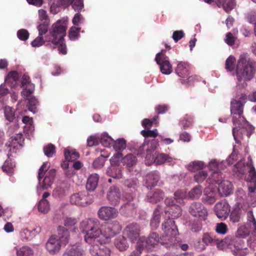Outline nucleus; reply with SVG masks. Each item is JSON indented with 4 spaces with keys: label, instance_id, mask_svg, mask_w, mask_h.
Returning <instances> with one entry per match:
<instances>
[{
    "label": "nucleus",
    "instance_id": "f257e3e1",
    "mask_svg": "<svg viewBox=\"0 0 256 256\" xmlns=\"http://www.w3.org/2000/svg\"><path fill=\"white\" fill-rule=\"evenodd\" d=\"M244 104L234 100L231 102L230 112L232 114L238 115L237 118L235 116L232 117L233 124L234 127L232 129V134L237 143H238V138L242 137L243 135H246L250 138L253 132L254 128L245 118L242 116L243 112Z\"/></svg>",
    "mask_w": 256,
    "mask_h": 256
},
{
    "label": "nucleus",
    "instance_id": "f03ea898",
    "mask_svg": "<svg viewBox=\"0 0 256 256\" xmlns=\"http://www.w3.org/2000/svg\"><path fill=\"white\" fill-rule=\"evenodd\" d=\"M66 28L62 25L60 20L54 24L49 30V36H46L48 44L53 48H58L60 53L66 54L67 53L66 46L64 37L66 35Z\"/></svg>",
    "mask_w": 256,
    "mask_h": 256
},
{
    "label": "nucleus",
    "instance_id": "7ed1b4c3",
    "mask_svg": "<svg viewBox=\"0 0 256 256\" xmlns=\"http://www.w3.org/2000/svg\"><path fill=\"white\" fill-rule=\"evenodd\" d=\"M236 77L238 82L250 80L255 73V63L247 54L240 55L236 66Z\"/></svg>",
    "mask_w": 256,
    "mask_h": 256
},
{
    "label": "nucleus",
    "instance_id": "20e7f679",
    "mask_svg": "<svg viewBox=\"0 0 256 256\" xmlns=\"http://www.w3.org/2000/svg\"><path fill=\"white\" fill-rule=\"evenodd\" d=\"M99 226L100 222L96 218L86 219L80 222V228L85 234L84 238L86 242H92L94 239L102 237Z\"/></svg>",
    "mask_w": 256,
    "mask_h": 256
},
{
    "label": "nucleus",
    "instance_id": "39448f33",
    "mask_svg": "<svg viewBox=\"0 0 256 256\" xmlns=\"http://www.w3.org/2000/svg\"><path fill=\"white\" fill-rule=\"evenodd\" d=\"M49 167L48 162L44 163L40 167L38 176L40 186L38 188L46 190L50 188L53 184L56 176V170L52 168L47 172Z\"/></svg>",
    "mask_w": 256,
    "mask_h": 256
},
{
    "label": "nucleus",
    "instance_id": "423d86ee",
    "mask_svg": "<svg viewBox=\"0 0 256 256\" xmlns=\"http://www.w3.org/2000/svg\"><path fill=\"white\" fill-rule=\"evenodd\" d=\"M138 242L141 244V246L143 248H145L148 250H152L159 243L170 246L166 239L164 238V236L162 238L160 237L158 234L155 232H151L147 238H140Z\"/></svg>",
    "mask_w": 256,
    "mask_h": 256
},
{
    "label": "nucleus",
    "instance_id": "0eeeda50",
    "mask_svg": "<svg viewBox=\"0 0 256 256\" xmlns=\"http://www.w3.org/2000/svg\"><path fill=\"white\" fill-rule=\"evenodd\" d=\"M162 229L166 236L164 238L170 244V246L174 244L176 236L178 234V229L172 218L166 219L162 224Z\"/></svg>",
    "mask_w": 256,
    "mask_h": 256
},
{
    "label": "nucleus",
    "instance_id": "6e6552de",
    "mask_svg": "<svg viewBox=\"0 0 256 256\" xmlns=\"http://www.w3.org/2000/svg\"><path fill=\"white\" fill-rule=\"evenodd\" d=\"M87 243L90 246V252L92 256H110L111 251L102 244L101 237L94 239L92 242Z\"/></svg>",
    "mask_w": 256,
    "mask_h": 256
},
{
    "label": "nucleus",
    "instance_id": "1a4fd4ad",
    "mask_svg": "<svg viewBox=\"0 0 256 256\" xmlns=\"http://www.w3.org/2000/svg\"><path fill=\"white\" fill-rule=\"evenodd\" d=\"M190 214L199 218L200 220H204L207 216V210L200 202H194L189 206Z\"/></svg>",
    "mask_w": 256,
    "mask_h": 256
},
{
    "label": "nucleus",
    "instance_id": "9d476101",
    "mask_svg": "<svg viewBox=\"0 0 256 256\" xmlns=\"http://www.w3.org/2000/svg\"><path fill=\"white\" fill-rule=\"evenodd\" d=\"M207 181L209 184H213V182L218 184V193L222 196L229 195L232 190V183L228 180H223L222 178H218L214 180L212 182L210 180H208Z\"/></svg>",
    "mask_w": 256,
    "mask_h": 256
},
{
    "label": "nucleus",
    "instance_id": "9b49d317",
    "mask_svg": "<svg viewBox=\"0 0 256 256\" xmlns=\"http://www.w3.org/2000/svg\"><path fill=\"white\" fill-rule=\"evenodd\" d=\"M214 210L216 214L219 218L225 220L229 214L230 207L226 202L222 200L216 204Z\"/></svg>",
    "mask_w": 256,
    "mask_h": 256
},
{
    "label": "nucleus",
    "instance_id": "f8f14e48",
    "mask_svg": "<svg viewBox=\"0 0 256 256\" xmlns=\"http://www.w3.org/2000/svg\"><path fill=\"white\" fill-rule=\"evenodd\" d=\"M98 218L104 220H108L116 218L118 214V210L110 206H102L98 210Z\"/></svg>",
    "mask_w": 256,
    "mask_h": 256
},
{
    "label": "nucleus",
    "instance_id": "ddd939ff",
    "mask_svg": "<svg viewBox=\"0 0 256 256\" xmlns=\"http://www.w3.org/2000/svg\"><path fill=\"white\" fill-rule=\"evenodd\" d=\"M70 202L72 204L80 206H86L90 202L88 194L86 192L72 194L70 198Z\"/></svg>",
    "mask_w": 256,
    "mask_h": 256
},
{
    "label": "nucleus",
    "instance_id": "4468645a",
    "mask_svg": "<svg viewBox=\"0 0 256 256\" xmlns=\"http://www.w3.org/2000/svg\"><path fill=\"white\" fill-rule=\"evenodd\" d=\"M124 233L132 242H134L140 236V226L136 224H130L125 228Z\"/></svg>",
    "mask_w": 256,
    "mask_h": 256
},
{
    "label": "nucleus",
    "instance_id": "2eb2a0df",
    "mask_svg": "<svg viewBox=\"0 0 256 256\" xmlns=\"http://www.w3.org/2000/svg\"><path fill=\"white\" fill-rule=\"evenodd\" d=\"M122 230V226L118 222L114 221L108 224L104 232L106 237L110 238L119 233Z\"/></svg>",
    "mask_w": 256,
    "mask_h": 256
},
{
    "label": "nucleus",
    "instance_id": "dca6fc26",
    "mask_svg": "<svg viewBox=\"0 0 256 256\" xmlns=\"http://www.w3.org/2000/svg\"><path fill=\"white\" fill-rule=\"evenodd\" d=\"M62 246L58 239L54 236H52L46 244L47 250L52 254L58 252Z\"/></svg>",
    "mask_w": 256,
    "mask_h": 256
},
{
    "label": "nucleus",
    "instance_id": "f3484780",
    "mask_svg": "<svg viewBox=\"0 0 256 256\" xmlns=\"http://www.w3.org/2000/svg\"><path fill=\"white\" fill-rule=\"evenodd\" d=\"M176 74L182 78H186L188 82L190 81V76H189L188 64L187 63L179 62L176 69Z\"/></svg>",
    "mask_w": 256,
    "mask_h": 256
},
{
    "label": "nucleus",
    "instance_id": "a211bd4d",
    "mask_svg": "<svg viewBox=\"0 0 256 256\" xmlns=\"http://www.w3.org/2000/svg\"><path fill=\"white\" fill-rule=\"evenodd\" d=\"M108 200L114 204H118L120 200L121 193L120 189L114 186L110 187L107 194Z\"/></svg>",
    "mask_w": 256,
    "mask_h": 256
},
{
    "label": "nucleus",
    "instance_id": "6ab92c4d",
    "mask_svg": "<svg viewBox=\"0 0 256 256\" xmlns=\"http://www.w3.org/2000/svg\"><path fill=\"white\" fill-rule=\"evenodd\" d=\"M209 168L211 170L214 171L212 176V181L220 178H222V174L220 172V170L223 169V164L222 163L218 162L215 160H211L209 162Z\"/></svg>",
    "mask_w": 256,
    "mask_h": 256
},
{
    "label": "nucleus",
    "instance_id": "aec40b11",
    "mask_svg": "<svg viewBox=\"0 0 256 256\" xmlns=\"http://www.w3.org/2000/svg\"><path fill=\"white\" fill-rule=\"evenodd\" d=\"M160 179V172L156 170L152 171L148 173L146 177V187L156 186Z\"/></svg>",
    "mask_w": 256,
    "mask_h": 256
},
{
    "label": "nucleus",
    "instance_id": "412c9836",
    "mask_svg": "<svg viewBox=\"0 0 256 256\" xmlns=\"http://www.w3.org/2000/svg\"><path fill=\"white\" fill-rule=\"evenodd\" d=\"M164 196V192L160 190H156L148 193L146 200L151 203H156L162 200Z\"/></svg>",
    "mask_w": 256,
    "mask_h": 256
},
{
    "label": "nucleus",
    "instance_id": "4be33fe9",
    "mask_svg": "<svg viewBox=\"0 0 256 256\" xmlns=\"http://www.w3.org/2000/svg\"><path fill=\"white\" fill-rule=\"evenodd\" d=\"M58 240L62 245H66L70 240V234L68 231L64 226H59L58 228Z\"/></svg>",
    "mask_w": 256,
    "mask_h": 256
},
{
    "label": "nucleus",
    "instance_id": "5701e85b",
    "mask_svg": "<svg viewBox=\"0 0 256 256\" xmlns=\"http://www.w3.org/2000/svg\"><path fill=\"white\" fill-rule=\"evenodd\" d=\"M202 239L204 245L202 244V246L199 248L200 250H205L206 246H212L215 244V242H217V238L214 234L208 232L203 234Z\"/></svg>",
    "mask_w": 256,
    "mask_h": 256
},
{
    "label": "nucleus",
    "instance_id": "b1692460",
    "mask_svg": "<svg viewBox=\"0 0 256 256\" xmlns=\"http://www.w3.org/2000/svg\"><path fill=\"white\" fill-rule=\"evenodd\" d=\"M252 230H254V228L249 226L248 224H246L238 226L236 232V236L239 238H245L249 235Z\"/></svg>",
    "mask_w": 256,
    "mask_h": 256
},
{
    "label": "nucleus",
    "instance_id": "393cba45",
    "mask_svg": "<svg viewBox=\"0 0 256 256\" xmlns=\"http://www.w3.org/2000/svg\"><path fill=\"white\" fill-rule=\"evenodd\" d=\"M99 176L96 174H90L88 178L86 184V188L88 190H94L98 186Z\"/></svg>",
    "mask_w": 256,
    "mask_h": 256
},
{
    "label": "nucleus",
    "instance_id": "a878e982",
    "mask_svg": "<svg viewBox=\"0 0 256 256\" xmlns=\"http://www.w3.org/2000/svg\"><path fill=\"white\" fill-rule=\"evenodd\" d=\"M216 200L215 194L210 188H206L204 191V196L202 198V202L207 204H212Z\"/></svg>",
    "mask_w": 256,
    "mask_h": 256
},
{
    "label": "nucleus",
    "instance_id": "bb28decb",
    "mask_svg": "<svg viewBox=\"0 0 256 256\" xmlns=\"http://www.w3.org/2000/svg\"><path fill=\"white\" fill-rule=\"evenodd\" d=\"M106 174L115 179H120L122 178V169L118 166H110L106 172Z\"/></svg>",
    "mask_w": 256,
    "mask_h": 256
},
{
    "label": "nucleus",
    "instance_id": "cd10ccee",
    "mask_svg": "<svg viewBox=\"0 0 256 256\" xmlns=\"http://www.w3.org/2000/svg\"><path fill=\"white\" fill-rule=\"evenodd\" d=\"M19 78L18 74L16 71H12L8 73L5 79V82L11 87H15Z\"/></svg>",
    "mask_w": 256,
    "mask_h": 256
},
{
    "label": "nucleus",
    "instance_id": "c85d7f7f",
    "mask_svg": "<svg viewBox=\"0 0 256 256\" xmlns=\"http://www.w3.org/2000/svg\"><path fill=\"white\" fill-rule=\"evenodd\" d=\"M122 162L130 170V168L136 164L137 158L135 156L130 154L122 158Z\"/></svg>",
    "mask_w": 256,
    "mask_h": 256
},
{
    "label": "nucleus",
    "instance_id": "c756f323",
    "mask_svg": "<svg viewBox=\"0 0 256 256\" xmlns=\"http://www.w3.org/2000/svg\"><path fill=\"white\" fill-rule=\"evenodd\" d=\"M83 254L84 250L80 247L73 246L66 249L62 256H82Z\"/></svg>",
    "mask_w": 256,
    "mask_h": 256
},
{
    "label": "nucleus",
    "instance_id": "7c9ffc66",
    "mask_svg": "<svg viewBox=\"0 0 256 256\" xmlns=\"http://www.w3.org/2000/svg\"><path fill=\"white\" fill-rule=\"evenodd\" d=\"M160 207L158 206L154 212L150 222V226L153 230L156 229L159 226L160 219Z\"/></svg>",
    "mask_w": 256,
    "mask_h": 256
},
{
    "label": "nucleus",
    "instance_id": "2f4dec72",
    "mask_svg": "<svg viewBox=\"0 0 256 256\" xmlns=\"http://www.w3.org/2000/svg\"><path fill=\"white\" fill-rule=\"evenodd\" d=\"M234 174L238 178H240L246 173V168L244 164L242 162H238L236 164L233 168Z\"/></svg>",
    "mask_w": 256,
    "mask_h": 256
},
{
    "label": "nucleus",
    "instance_id": "473e14b6",
    "mask_svg": "<svg viewBox=\"0 0 256 256\" xmlns=\"http://www.w3.org/2000/svg\"><path fill=\"white\" fill-rule=\"evenodd\" d=\"M114 244L116 248L120 251L125 250L128 248V244L127 243L126 240L123 236L117 238L115 240Z\"/></svg>",
    "mask_w": 256,
    "mask_h": 256
},
{
    "label": "nucleus",
    "instance_id": "72a5a7b5",
    "mask_svg": "<svg viewBox=\"0 0 256 256\" xmlns=\"http://www.w3.org/2000/svg\"><path fill=\"white\" fill-rule=\"evenodd\" d=\"M202 188L198 186L194 188L189 192L188 197L192 199H198L202 196Z\"/></svg>",
    "mask_w": 256,
    "mask_h": 256
},
{
    "label": "nucleus",
    "instance_id": "f704fd0d",
    "mask_svg": "<svg viewBox=\"0 0 256 256\" xmlns=\"http://www.w3.org/2000/svg\"><path fill=\"white\" fill-rule=\"evenodd\" d=\"M113 148L117 152L124 150L126 148V142L124 138H119L116 141L114 140Z\"/></svg>",
    "mask_w": 256,
    "mask_h": 256
},
{
    "label": "nucleus",
    "instance_id": "c9c22d12",
    "mask_svg": "<svg viewBox=\"0 0 256 256\" xmlns=\"http://www.w3.org/2000/svg\"><path fill=\"white\" fill-rule=\"evenodd\" d=\"M248 159L250 161V163L248 164V165L250 166V168L249 170V174L248 177V181L251 182H252L255 184L256 182V171L254 167L252 164V162L251 158L249 156Z\"/></svg>",
    "mask_w": 256,
    "mask_h": 256
},
{
    "label": "nucleus",
    "instance_id": "e433bc0d",
    "mask_svg": "<svg viewBox=\"0 0 256 256\" xmlns=\"http://www.w3.org/2000/svg\"><path fill=\"white\" fill-rule=\"evenodd\" d=\"M64 158L66 161L73 162L77 160L79 156V154L76 151L70 152L68 149L64 150Z\"/></svg>",
    "mask_w": 256,
    "mask_h": 256
},
{
    "label": "nucleus",
    "instance_id": "4c0bfd02",
    "mask_svg": "<svg viewBox=\"0 0 256 256\" xmlns=\"http://www.w3.org/2000/svg\"><path fill=\"white\" fill-rule=\"evenodd\" d=\"M33 253L32 249L28 246H24L16 250L17 256H32Z\"/></svg>",
    "mask_w": 256,
    "mask_h": 256
},
{
    "label": "nucleus",
    "instance_id": "58836bf2",
    "mask_svg": "<svg viewBox=\"0 0 256 256\" xmlns=\"http://www.w3.org/2000/svg\"><path fill=\"white\" fill-rule=\"evenodd\" d=\"M50 208V205L48 200L46 199L41 200L38 204V209L40 212L42 213H46Z\"/></svg>",
    "mask_w": 256,
    "mask_h": 256
},
{
    "label": "nucleus",
    "instance_id": "ea45409f",
    "mask_svg": "<svg viewBox=\"0 0 256 256\" xmlns=\"http://www.w3.org/2000/svg\"><path fill=\"white\" fill-rule=\"evenodd\" d=\"M236 60L234 56H230L226 61L225 68L229 72L233 71L236 66Z\"/></svg>",
    "mask_w": 256,
    "mask_h": 256
},
{
    "label": "nucleus",
    "instance_id": "a19ab883",
    "mask_svg": "<svg viewBox=\"0 0 256 256\" xmlns=\"http://www.w3.org/2000/svg\"><path fill=\"white\" fill-rule=\"evenodd\" d=\"M242 216V211L240 209H234L230 213V220L232 222H240Z\"/></svg>",
    "mask_w": 256,
    "mask_h": 256
},
{
    "label": "nucleus",
    "instance_id": "79ce46f5",
    "mask_svg": "<svg viewBox=\"0 0 256 256\" xmlns=\"http://www.w3.org/2000/svg\"><path fill=\"white\" fill-rule=\"evenodd\" d=\"M122 156L120 152H116L114 154L110 160L111 166H118L120 160L122 161Z\"/></svg>",
    "mask_w": 256,
    "mask_h": 256
},
{
    "label": "nucleus",
    "instance_id": "37998d69",
    "mask_svg": "<svg viewBox=\"0 0 256 256\" xmlns=\"http://www.w3.org/2000/svg\"><path fill=\"white\" fill-rule=\"evenodd\" d=\"M4 116L10 122H12L15 118L14 110L12 108L7 106L4 110Z\"/></svg>",
    "mask_w": 256,
    "mask_h": 256
},
{
    "label": "nucleus",
    "instance_id": "c03bdc74",
    "mask_svg": "<svg viewBox=\"0 0 256 256\" xmlns=\"http://www.w3.org/2000/svg\"><path fill=\"white\" fill-rule=\"evenodd\" d=\"M160 66L161 72L164 74H170L172 72V66L169 61H164Z\"/></svg>",
    "mask_w": 256,
    "mask_h": 256
},
{
    "label": "nucleus",
    "instance_id": "a18cd8bd",
    "mask_svg": "<svg viewBox=\"0 0 256 256\" xmlns=\"http://www.w3.org/2000/svg\"><path fill=\"white\" fill-rule=\"evenodd\" d=\"M234 241L232 249L234 253L237 250H242L243 248V245H244V240L240 239L238 237L235 236L234 237Z\"/></svg>",
    "mask_w": 256,
    "mask_h": 256
},
{
    "label": "nucleus",
    "instance_id": "49530a36",
    "mask_svg": "<svg viewBox=\"0 0 256 256\" xmlns=\"http://www.w3.org/2000/svg\"><path fill=\"white\" fill-rule=\"evenodd\" d=\"M204 164L200 161H195L188 166V169L191 172H195L204 168Z\"/></svg>",
    "mask_w": 256,
    "mask_h": 256
},
{
    "label": "nucleus",
    "instance_id": "de8ad7c7",
    "mask_svg": "<svg viewBox=\"0 0 256 256\" xmlns=\"http://www.w3.org/2000/svg\"><path fill=\"white\" fill-rule=\"evenodd\" d=\"M108 156H104L101 155L100 156L96 158L92 164L93 166L96 168H100L103 167L106 158Z\"/></svg>",
    "mask_w": 256,
    "mask_h": 256
},
{
    "label": "nucleus",
    "instance_id": "09e8293b",
    "mask_svg": "<svg viewBox=\"0 0 256 256\" xmlns=\"http://www.w3.org/2000/svg\"><path fill=\"white\" fill-rule=\"evenodd\" d=\"M113 142L114 140L107 134L102 135L100 140V144L105 147L110 146Z\"/></svg>",
    "mask_w": 256,
    "mask_h": 256
},
{
    "label": "nucleus",
    "instance_id": "8fccbe9b",
    "mask_svg": "<svg viewBox=\"0 0 256 256\" xmlns=\"http://www.w3.org/2000/svg\"><path fill=\"white\" fill-rule=\"evenodd\" d=\"M44 152L48 157H52L56 153L55 147L51 144H48L44 147Z\"/></svg>",
    "mask_w": 256,
    "mask_h": 256
},
{
    "label": "nucleus",
    "instance_id": "3c124183",
    "mask_svg": "<svg viewBox=\"0 0 256 256\" xmlns=\"http://www.w3.org/2000/svg\"><path fill=\"white\" fill-rule=\"evenodd\" d=\"M208 176L207 172L204 170H201L195 174L194 178L198 183L204 182Z\"/></svg>",
    "mask_w": 256,
    "mask_h": 256
},
{
    "label": "nucleus",
    "instance_id": "603ef678",
    "mask_svg": "<svg viewBox=\"0 0 256 256\" xmlns=\"http://www.w3.org/2000/svg\"><path fill=\"white\" fill-rule=\"evenodd\" d=\"M228 230L227 225L224 222L218 223L216 226V231L217 233L225 234Z\"/></svg>",
    "mask_w": 256,
    "mask_h": 256
},
{
    "label": "nucleus",
    "instance_id": "864d4df0",
    "mask_svg": "<svg viewBox=\"0 0 256 256\" xmlns=\"http://www.w3.org/2000/svg\"><path fill=\"white\" fill-rule=\"evenodd\" d=\"M80 28L72 26L69 32V38L71 40H74L80 36Z\"/></svg>",
    "mask_w": 256,
    "mask_h": 256
},
{
    "label": "nucleus",
    "instance_id": "5fc2aeb1",
    "mask_svg": "<svg viewBox=\"0 0 256 256\" xmlns=\"http://www.w3.org/2000/svg\"><path fill=\"white\" fill-rule=\"evenodd\" d=\"M236 6L234 0H226L222 7L226 12H229Z\"/></svg>",
    "mask_w": 256,
    "mask_h": 256
},
{
    "label": "nucleus",
    "instance_id": "6e6d98bb",
    "mask_svg": "<svg viewBox=\"0 0 256 256\" xmlns=\"http://www.w3.org/2000/svg\"><path fill=\"white\" fill-rule=\"evenodd\" d=\"M186 197V194L184 192L178 190L174 194V199L177 204H182Z\"/></svg>",
    "mask_w": 256,
    "mask_h": 256
},
{
    "label": "nucleus",
    "instance_id": "4d7b16f0",
    "mask_svg": "<svg viewBox=\"0 0 256 256\" xmlns=\"http://www.w3.org/2000/svg\"><path fill=\"white\" fill-rule=\"evenodd\" d=\"M48 22L47 21H44L43 23L40 24L38 26V35L42 36L46 34L48 32Z\"/></svg>",
    "mask_w": 256,
    "mask_h": 256
},
{
    "label": "nucleus",
    "instance_id": "13d9d810",
    "mask_svg": "<svg viewBox=\"0 0 256 256\" xmlns=\"http://www.w3.org/2000/svg\"><path fill=\"white\" fill-rule=\"evenodd\" d=\"M138 180L137 178H129L126 180L124 184L128 188H132L135 190L138 186Z\"/></svg>",
    "mask_w": 256,
    "mask_h": 256
},
{
    "label": "nucleus",
    "instance_id": "bf43d9fd",
    "mask_svg": "<svg viewBox=\"0 0 256 256\" xmlns=\"http://www.w3.org/2000/svg\"><path fill=\"white\" fill-rule=\"evenodd\" d=\"M38 104V102L35 98H32L28 99V110L33 113L36 112V106Z\"/></svg>",
    "mask_w": 256,
    "mask_h": 256
},
{
    "label": "nucleus",
    "instance_id": "052dcab7",
    "mask_svg": "<svg viewBox=\"0 0 256 256\" xmlns=\"http://www.w3.org/2000/svg\"><path fill=\"white\" fill-rule=\"evenodd\" d=\"M141 134L145 138H156L158 135L157 129L153 130H142L141 132Z\"/></svg>",
    "mask_w": 256,
    "mask_h": 256
},
{
    "label": "nucleus",
    "instance_id": "680f3d73",
    "mask_svg": "<svg viewBox=\"0 0 256 256\" xmlns=\"http://www.w3.org/2000/svg\"><path fill=\"white\" fill-rule=\"evenodd\" d=\"M165 204L167 206H176V209L177 210L178 214L177 216H178L179 214H180L181 210L180 207L177 204V203L176 202V200H172L171 198H166L164 200Z\"/></svg>",
    "mask_w": 256,
    "mask_h": 256
},
{
    "label": "nucleus",
    "instance_id": "e2e57ef3",
    "mask_svg": "<svg viewBox=\"0 0 256 256\" xmlns=\"http://www.w3.org/2000/svg\"><path fill=\"white\" fill-rule=\"evenodd\" d=\"M167 154H158L154 159V162L156 165H160L166 162Z\"/></svg>",
    "mask_w": 256,
    "mask_h": 256
},
{
    "label": "nucleus",
    "instance_id": "0e129e2a",
    "mask_svg": "<svg viewBox=\"0 0 256 256\" xmlns=\"http://www.w3.org/2000/svg\"><path fill=\"white\" fill-rule=\"evenodd\" d=\"M17 36L21 40L25 41L28 38L29 32L26 29H20L18 31Z\"/></svg>",
    "mask_w": 256,
    "mask_h": 256
},
{
    "label": "nucleus",
    "instance_id": "69168bd1",
    "mask_svg": "<svg viewBox=\"0 0 256 256\" xmlns=\"http://www.w3.org/2000/svg\"><path fill=\"white\" fill-rule=\"evenodd\" d=\"M46 42H48V41H46V40H44L42 36L38 35L32 41L31 44L33 47H38L43 45Z\"/></svg>",
    "mask_w": 256,
    "mask_h": 256
},
{
    "label": "nucleus",
    "instance_id": "338daca9",
    "mask_svg": "<svg viewBox=\"0 0 256 256\" xmlns=\"http://www.w3.org/2000/svg\"><path fill=\"white\" fill-rule=\"evenodd\" d=\"M72 7L75 11L79 12L84 8L83 0H74Z\"/></svg>",
    "mask_w": 256,
    "mask_h": 256
},
{
    "label": "nucleus",
    "instance_id": "774afa93",
    "mask_svg": "<svg viewBox=\"0 0 256 256\" xmlns=\"http://www.w3.org/2000/svg\"><path fill=\"white\" fill-rule=\"evenodd\" d=\"M14 166V164L12 163L10 164L8 160H6L2 166V169L3 171L6 172L8 174H10L12 172V169Z\"/></svg>",
    "mask_w": 256,
    "mask_h": 256
}]
</instances>
